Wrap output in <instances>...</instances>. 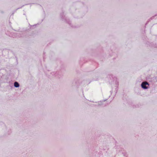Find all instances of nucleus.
I'll list each match as a JSON object with an SVG mask.
<instances>
[{
	"label": "nucleus",
	"mask_w": 157,
	"mask_h": 157,
	"mask_svg": "<svg viewBox=\"0 0 157 157\" xmlns=\"http://www.w3.org/2000/svg\"><path fill=\"white\" fill-rule=\"evenodd\" d=\"M147 85L148 86L149 84L148 82H142L141 84V86L142 88L144 89H146L147 88Z\"/></svg>",
	"instance_id": "f257e3e1"
},
{
	"label": "nucleus",
	"mask_w": 157,
	"mask_h": 157,
	"mask_svg": "<svg viewBox=\"0 0 157 157\" xmlns=\"http://www.w3.org/2000/svg\"><path fill=\"white\" fill-rule=\"evenodd\" d=\"M14 86L16 87H17L19 86V85L18 82H15L14 83Z\"/></svg>",
	"instance_id": "f03ea898"
}]
</instances>
